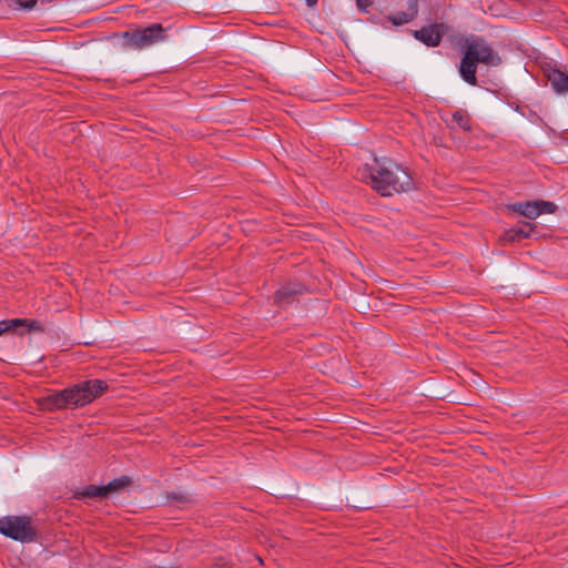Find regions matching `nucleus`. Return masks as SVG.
<instances>
[{"instance_id": "f03ea898", "label": "nucleus", "mask_w": 568, "mask_h": 568, "mask_svg": "<svg viewBox=\"0 0 568 568\" xmlns=\"http://www.w3.org/2000/svg\"><path fill=\"white\" fill-rule=\"evenodd\" d=\"M106 389L108 384L104 381L89 379L49 395L44 405L49 409L75 408L91 403Z\"/></svg>"}, {"instance_id": "2eb2a0df", "label": "nucleus", "mask_w": 568, "mask_h": 568, "mask_svg": "<svg viewBox=\"0 0 568 568\" xmlns=\"http://www.w3.org/2000/svg\"><path fill=\"white\" fill-rule=\"evenodd\" d=\"M4 2L16 10H31L37 6V0H4Z\"/></svg>"}, {"instance_id": "aec40b11", "label": "nucleus", "mask_w": 568, "mask_h": 568, "mask_svg": "<svg viewBox=\"0 0 568 568\" xmlns=\"http://www.w3.org/2000/svg\"><path fill=\"white\" fill-rule=\"evenodd\" d=\"M308 7H314L318 0H305Z\"/></svg>"}, {"instance_id": "a211bd4d", "label": "nucleus", "mask_w": 568, "mask_h": 568, "mask_svg": "<svg viewBox=\"0 0 568 568\" xmlns=\"http://www.w3.org/2000/svg\"><path fill=\"white\" fill-rule=\"evenodd\" d=\"M503 241L505 242H515V241H520L518 235L516 234L515 232V229H510V230H507L503 237H501Z\"/></svg>"}, {"instance_id": "423d86ee", "label": "nucleus", "mask_w": 568, "mask_h": 568, "mask_svg": "<svg viewBox=\"0 0 568 568\" xmlns=\"http://www.w3.org/2000/svg\"><path fill=\"white\" fill-rule=\"evenodd\" d=\"M508 210L518 213L527 219L535 220L541 213H552L555 211V204L546 201H527L517 202L507 205Z\"/></svg>"}, {"instance_id": "6e6552de", "label": "nucleus", "mask_w": 568, "mask_h": 568, "mask_svg": "<svg viewBox=\"0 0 568 568\" xmlns=\"http://www.w3.org/2000/svg\"><path fill=\"white\" fill-rule=\"evenodd\" d=\"M544 74L556 92L565 93L568 91V74L557 69L556 65L547 64L544 68Z\"/></svg>"}, {"instance_id": "f8f14e48", "label": "nucleus", "mask_w": 568, "mask_h": 568, "mask_svg": "<svg viewBox=\"0 0 568 568\" xmlns=\"http://www.w3.org/2000/svg\"><path fill=\"white\" fill-rule=\"evenodd\" d=\"M131 484H132V479L129 476H121L119 478L111 480L109 484L103 486L105 497L113 493L125 489Z\"/></svg>"}, {"instance_id": "f257e3e1", "label": "nucleus", "mask_w": 568, "mask_h": 568, "mask_svg": "<svg viewBox=\"0 0 568 568\" xmlns=\"http://www.w3.org/2000/svg\"><path fill=\"white\" fill-rule=\"evenodd\" d=\"M372 187L383 196L406 192L412 189L410 174L400 164L389 158H375L368 166Z\"/></svg>"}, {"instance_id": "dca6fc26", "label": "nucleus", "mask_w": 568, "mask_h": 568, "mask_svg": "<svg viewBox=\"0 0 568 568\" xmlns=\"http://www.w3.org/2000/svg\"><path fill=\"white\" fill-rule=\"evenodd\" d=\"M166 498L168 500L175 501L176 504H186L192 500V498L187 494L181 491L168 493Z\"/></svg>"}, {"instance_id": "7ed1b4c3", "label": "nucleus", "mask_w": 568, "mask_h": 568, "mask_svg": "<svg viewBox=\"0 0 568 568\" xmlns=\"http://www.w3.org/2000/svg\"><path fill=\"white\" fill-rule=\"evenodd\" d=\"M478 63L498 67L501 63V58L484 38L471 36L466 40L464 55L458 69L462 79L470 85L477 84L476 70Z\"/></svg>"}, {"instance_id": "0eeeda50", "label": "nucleus", "mask_w": 568, "mask_h": 568, "mask_svg": "<svg viewBox=\"0 0 568 568\" xmlns=\"http://www.w3.org/2000/svg\"><path fill=\"white\" fill-rule=\"evenodd\" d=\"M16 332L20 335L26 332H42L41 324L27 318H12L0 321V336L6 332Z\"/></svg>"}, {"instance_id": "39448f33", "label": "nucleus", "mask_w": 568, "mask_h": 568, "mask_svg": "<svg viewBox=\"0 0 568 568\" xmlns=\"http://www.w3.org/2000/svg\"><path fill=\"white\" fill-rule=\"evenodd\" d=\"M166 29L160 23H153L143 29H135L123 33L128 48L141 50L166 39Z\"/></svg>"}, {"instance_id": "1a4fd4ad", "label": "nucleus", "mask_w": 568, "mask_h": 568, "mask_svg": "<svg viewBox=\"0 0 568 568\" xmlns=\"http://www.w3.org/2000/svg\"><path fill=\"white\" fill-rule=\"evenodd\" d=\"M418 13V1L417 0H408L407 1V10L396 12L395 14H392L388 17V20L394 26H403L405 23H408L413 21Z\"/></svg>"}, {"instance_id": "f3484780", "label": "nucleus", "mask_w": 568, "mask_h": 568, "mask_svg": "<svg viewBox=\"0 0 568 568\" xmlns=\"http://www.w3.org/2000/svg\"><path fill=\"white\" fill-rule=\"evenodd\" d=\"M531 231H532V226L530 223H525L515 229V232L518 235L519 240L529 237Z\"/></svg>"}, {"instance_id": "9b49d317", "label": "nucleus", "mask_w": 568, "mask_h": 568, "mask_svg": "<svg viewBox=\"0 0 568 568\" xmlns=\"http://www.w3.org/2000/svg\"><path fill=\"white\" fill-rule=\"evenodd\" d=\"M302 291V285L296 283H290L282 286L275 293V302L278 304H288L292 302L293 297Z\"/></svg>"}, {"instance_id": "6ab92c4d", "label": "nucleus", "mask_w": 568, "mask_h": 568, "mask_svg": "<svg viewBox=\"0 0 568 568\" xmlns=\"http://www.w3.org/2000/svg\"><path fill=\"white\" fill-rule=\"evenodd\" d=\"M374 0H356V6L359 11L367 12V9L373 4Z\"/></svg>"}, {"instance_id": "9d476101", "label": "nucleus", "mask_w": 568, "mask_h": 568, "mask_svg": "<svg viewBox=\"0 0 568 568\" xmlns=\"http://www.w3.org/2000/svg\"><path fill=\"white\" fill-rule=\"evenodd\" d=\"M415 39L419 40L427 47H436L442 40V34L436 26L424 27L414 31Z\"/></svg>"}, {"instance_id": "20e7f679", "label": "nucleus", "mask_w": 568, "mask_h": 568, "mask_svg": "<svg viewBox=\"0 0 568 568\" xmlns=\"http://www.w3.org/2000/svg\"><path fill=\"white\" fill-rule=\"evenodd\" d=\"M0 534L20 542H32L37 539V530L28 516L1 517Z\"/></svg>"}, {"instance_id": "4468645a", "label": "nucleus", "mask_w": 568, "mask_h": 568, "mask_svg": "<svg viewBox=\"0 0 568 568\" xmlns=\"http://www.w3.org/2000/svg\"><path fill=\"white\" fill-rule=\"evenodd\" d=\"M452 128H459L464 131H470V119L468 114L463 110H457L452 114L450 120Z\"/></svg>"}, {"instance_id": "ddd939ff", "label": "nucleus", "mask_w": 568, "mask_h": 568, "mask_svg": "<svg viewBox=\"0 0 568 568\" xmlns=\"http://www.w3.org/2000/svg\"><path fill=\"white\" fill-rule=\"evenodd\" d=\"M77 499L105 497L103 486L88 485L74 493Z\"/></svg>"}]
</instances>
